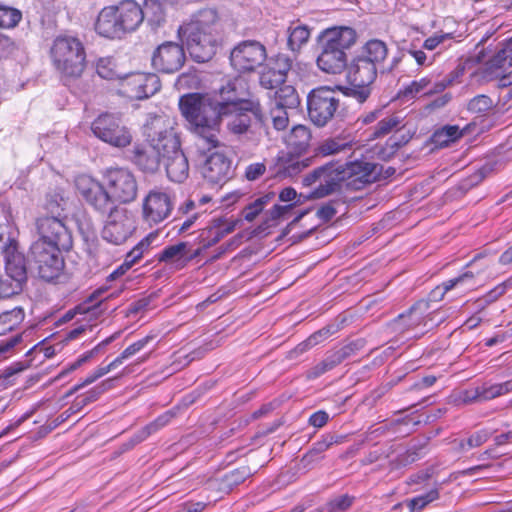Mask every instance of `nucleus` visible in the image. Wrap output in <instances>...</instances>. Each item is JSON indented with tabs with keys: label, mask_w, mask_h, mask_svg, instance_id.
<instances>
[{
	"label": "nucleus",
	"mask_w": 512,
	"mask_h": 512,
	"mask_svg": "<svg viewBox=\"0 0 512 512\" xmlns=\"http://www.w3.org/2000/svg\"><path fill=\"white\" fill-rule=\"evenodd\" d=\"M248 83L241 77L229 79L219 90L220 100L207 98L199 93L186 94L180 98L179 107L199 137L198 146L211 150L219 146V126L224 115L242 105V110L251 111L255 122L263 125L265 114L258 99L249 98Z\"/></svg>",
	"instance_id": "nucleus-1"
},
{
	"label": "nucleus",
	"mask_w": 512,
	"mask_h": 512,
	"mask_svg": "<svg viewBox=\"0 0 512 512\" xmlns=\"http://www.w3.org/2000/svg\"><path fill=\"white\" fill-rule=\"evenodd\" d=\"M178 35L186 43L195 62L210 61L223 40V25L215 8H203L193 13L178 28Z\"/></svg>",
	"instance_id": "nucleus-2"
},
{
	"label": "nucleus",
	"mask_w": 512,
	"mask_h": 512,
	"mask_svg": "<svg viewBox=\"0 0 512 512\" xmlns=\"http://www.w3.org/2000/svg\"><path fill=\"white\" fill-rule=\"evenodd\" d=\"M388 54L386 44L378 39L369 40L347 63L346 81L348 86L337 85L336 89L343 95L364 103L372 93V84L377 78L378 66Z\"/></svg>",
	"instance_id": "nucleus-3"
},
{
	"label": "nucleus",
	"mask_w": 512,
	"mask_h": 512,
	"mask_svg": "<svg viewBox=\"0 0 512 512\" xmlns=\"http://www.w3.org/2000/svg\"><path fill=\"white\" fill-rule=\"evenodd\" d=\"M49 57L60 82L73 94H80L83 91L81 78L87 65L83 42L76 36L58 35L52 41Z\"/></svg>",
	"instance_id": "nucleus-4"
},
{
	"label": "nucleus",
	"mask_w": 512,
	"mask_h": 512,
	"mask_svg": "<svg viewBox=\"0 0 512 512\" xmlns=\"http://www.w3.org/2000/svg\"><path fill=\"white\" fill-rule=\"evenodd\" d=\"M173 128L172 122L165 116L153 118L146 127L147 140L135 143L127 151V159L144 174H155L161 167L164 145L168 132Z\"/></svg>",
	"instance_id": "nucleus-5"
},
{
	"label": "nucleus",
	"mask_w": 512,
	"mask_h": 512,
	"mask_svg": "<svg viewBox=\"0 0 512 512\" xmlns=\"http://www.w3.org/2000/svg\"><path fill=\"white\" fill-rule=\"evenodd\" d=\"M145 18L142 7L135 0H122L103 7L94 23L95 32L109 40L123 39L135 32Z\"/></svg>",
	"instance_id": "nucleus-6"
},
{
	"label": "nucleus",
	"mask_w": 512,
	"mask_h": 512,
	"mask_svg": "<svg viewBox=\"0 0 512 512\" xmlns=\"http://www.w3.org/2000/svg\"><path fill=\"white\" fill-rule=\"evenodd\" d=\"M357 38L355 29L348 26H334L323 30L318 36V68L333 75L344 72L348 63L347 51L356 44Z\"/></svg>",
	"instance_id": "nucleus-7"
},
{
	"label": "nucleus",
	"mask_w": 512,
	"mask_h": 512,
	"mask_svg": "<svg viewBox=\"0 0 512 512\" xmlns=\"http://www.w3.org/2000/svg\"><path fill=\"white\" fill-rule=\"evenodd\" d=\"M69 251L32 243L28 260L40 279L49 283H60L66 279L63 253Z\"/></svg>",
	"instance_id": "nucleus-8"
},
{
	"label": "nucleus",
	"mask_w": 512,
	"mask_h": 512,
	"mask_svg": "<svg viewBox=\"0 0 512 512\" xmlns=\"http://www.w3.org/2000/svg\"><path fill=\"white\" fill-rule=\"evenodd\" d=\"M65 220V216H38L34 222L37 239L32 243L61 248L62 250H71L73 247V237Z\"/></svg>",
	"instance_id": "nucleus-9"
},
{
	"label": "nucleus",
	"mask_w": 512,
	"mask_h": 512,
	"mask_svg": "<svg viewBox=\"0 0 512 512\" xmlns=\"http://www.w3.org/2000/svg\"><path fill=\"white\" fill-rule=\"evenodd\" d=\"M340 107V98L336 89L319 86L307 95V114L317 127H324L330 122Z\"/></svg>",
	"instance_id": "nucleus-10"
},
{
	"label": "nucleus",
	"mask_w": 512,
	"mask_h": 512,
	"mask_svg": "<svg viewBox=\"0 0 512 512\" xmlns=\"http://www.w3.org/2000/svg\"><path fill=\"white\" fill-rule=\"evenodd\" d=\"M342 164L330 161L305 175L302 182L304 186H310L317 181L320 185L314 189L305 199H320L334 192L340 191L345 182Z\"/></svg>",
	"instance_id": "nucleus-11"
},
{
	"label": "nucleus",
	"mask_w": 512,
	"mask_h": 512,
	"mask_svg": "<svg viewBox=\"0 0 512 512\" xmlns=\"http://www.w3.org/2000/svg\"><path fill=\"white\" fill-rule=\"evenodd\" d=\"M91 131L96 138L116 148H125L132 142V133L120 116L105 112L91 123Z\"/></svg>",
	"instance_id": "nucleus-12"
},
{
	"label": "nucleus",
	"mask_w": 512,
	"mask_h": 512,
	"mask_svg": "<svg viewBox=\"0 0 512 512\" xmlns=\"http://www.w3.org/2000/svg\"><path fill=\"white\" fill-rule=\"evenodd\" d=\"M75 188L80 198L94 211L106 215L114 205L109 189L105 182L96 178L81 174L75 178Z\"/></svg>",
	"instance_id": "nucleus-13"
},
{
	"label": "nucleus",
	"mask_w": 512,
	"mask_h": 512,
	"mask_svg": "<svg viewBox=\"0 0 512 512\" xmlns=\"http://www.w3.org/2000/svg\"><path fill=\"white\" fill-rule=\"evenodd\" d=\"M103 179L109 189L113 203L128 204L138 195V181L128 168L111 167L106 169Z\"/></svg>",
	"instance_id": "nucleus-14"
},
{
	"label": "nucleus",
	"mask_w": 512,
	"mask_h": 512,
	"mask_svg": "<svg viewBox=\"0 0 512 512\" xmlns=\"http://www.w3.org/2000/svg\"><path fill=\"white\" fill-rule=\"evenodd\" d=\"M167 177L176 183H183L189 175V163L181 149L180 137L174 127L168 132L163 158Z\"/></svg>",
	"instance_id": "nucleus-15"
},
{
	"label": "nucleus",
	"mask_w": 512,
	"mask_h": 512,
	"mask_svg": "<svg viewBox=\"0 0 512 512\" xmlns=\"http://www.w3.org/2000/svg\"><path fill=\"white\" fill-rule=\"evenodd\" d=\"M266 59V47L256 40H244L230 53V63L240 73L254 72Z\"/></svg>",
	"instance_id": "nucleus-16"
},
{
	"label": "nucleus",
	"mask_w": 512,
	"mask_h": 512,
	"mask_svg": "<svg viewBox=\"0 0 512 512\" xmlns=\"http://www.w3.org/2000/svg\"><path fill=\"white\" fill-rule=\"evenodd\" d=\"M106 215L108 217L102 231L103 239L115 245L124 243L136 228L132 213L116 205Z\"/></svg>",
	"instance_id": "nucleus-17"
},
{
	"label": "nucleus",
	"mask_w": 512,
	"mask_h": 512,
	"mask_svg": "<svg viewBox=\"0 0 512 512\" xmlns=\"http://www.w3.org/2000/svg\"><path fill=\"white\" fill-rule=\"evenodd\" d=\"M490 263L480 254L476 255L466 266L465 270L457 277L449 279L436 286L430 293L433 301H441L444 295L459 286H473L475 278L485 272Z\"/></svg>",
	"instance_id": "nucleus-18"
},
{
	"label": "nucleus",
	"mask_w": 512,
	"mask_h": 512,
	"mask_svg": "<svg viewBox=\"0 0 512 512\" xmlns=\"http://www.w3.org/2000/svg\"><path fill=\"white\" fill-rule=\"evenodd\" d=\"M186 54L182 44L166 41L160 44L151 55V65L157 72L173 74L185 64Z\"/></svg>",
	"instance_id": "nucleus-19"
},
{
	"label": "nucleus",
	"mask_w": 512,
	"mask_h": 512,
	"mask_svg": "<svg viewBox=\"0 0 512 512\" xmlns=\"http://www.w3.org/2000/svg\"><path fill=\"white\" fill-rule=\"evenodd\" d=\"M5 259V270L7 280L19 294L27 282L26 258L18 250V242L15 239L7 238V243L3 246Z\"/></svg>",
	"instance_id": "nucleus-20"
},
{
	"label": "nucleus",
	"mask_w": 512,
	"mask_h": 512,
	"mask_svg": "<svg viewBox=\"0 0 512 512\" xmlns=\"http://www.w3.org/2000/svg\"><path fill=\"white\" fill-rule=\"evenodd\" d=\"M347 187L360 190L367 184L379 181L383 166L369 161L355 160L342 164Z\"/></svg>",
	"instance_id": "nucleus-21"
},
{
	"label": "nucleus",
	"mask_w": 512,
	"mask_h": 512,
	"mask_svg": "<svg viewBox=\"0 0 512 512\" xmlns=\"http://www.w3.org/2000/svg\"><path fill=\"white\" fill-rule=\"evenodd\" d=\"M121 91L131 99H146L161 88V81L155 73L134 72L121 80Z\"/></svg>",
	"instance_id": "nucleus-22"
},
{
	"label": "nucleus",
	"mask_w": 512,
	"mask_h": 512,
	"mask_svg": "<svg viewBox=\"0 0 512 512\" xmlns=\"http://www.w3.org/2000/svg\"><path fill=\"white\" fill-rule=\"evenodd\" d=\"M173 209L171 196L158 189L151 190L143 200V218L150 224L164 221Z\"/></svg>",
	"instance_id": "nucleus-23"
},
{
	"label": "nucleus",
	"mask_w": 512,
	"mask_h": 512,
	"mask_svg": "<svg viewBox=\"0 0 512 512\" xmlns=\"http://www.w3.org/2000/svg\"><path fill=\"white\" fill-rule=\"evenodd\" d=\"M232 161L225 154L212 153L202 166L204 179L212 186L224 185L233 177Z\"/></svg>",
	"instance_id": "nucleus-24"
},
{
	"label": "nucleus",
	"mask_w": 512,
	"mask_h": 512,
	"mask_svg": "<svg viewBox=\"0 0 512 512\" xmlns=\"http://www.w3.org/2000/svg\"><path fill=\"white\" fill-rule=\"evenodd\" d=\"M364 338H357L349 341L339 349L333 351L326 358L314 367V376H320L327 371L332 370L345 360L355 357L366 346Z\"/></svg>",
	"instance_id": "nucleus-25"
},
{
	"label": "nucleus",
	"mask_w": 512,
	"mask_h": 512,
	"mask_svg": "<svg viewBox=\"0 0 512 512\" xmlns=\"http://www.w3.org/2000/svg\"><path fill=\"white\" fill-rule=\"evenodd\" d=\"M426 310L427 303L425 301H418L408 310L391 320L388 323V328L397 334H403L415 329L424 322Z\"/></svg>",
	"instance_id": "nucleus-26"
},
{
	"label": "nucleus",
	"mask_w": 512,
	"mask_h": 512,
	"mask_svg": "<svg viewBox=\"0 0 512 512\" xmlns=\"http://www.w3.org/2000/svg\"><path fill=\"white\" fill-rule=\"evenodd\" d=\"M311 139V131L307 126L296 125L286 136L285 142L290 154L300 156L310 147Z\"/></svg>",
	"instance_id": "nucleus-27"
},
{
	"label": "nucleus",
	"mask_w": 512,
	"mask_h": 512,
	"mask_svg": "<svg viewBox=\"0 0 512 512\" xmlns=\"http://www.w3.org/2000/svg\"><path fill=\"white\" fill-rule=\"evenodd\" d=\"M186 248L187 242H178L176 244L166 246L156 255V258L159 262H163L175 270H181L186 267Z\"/></svg>",
	"instance_id": "nucleus-28"
},
{
	"label": "nucleus",
	"mask_w": 512,
	"mask_h": 512,
	"mask_svg": "<svg viewBox=\"0 0 512 512\" xmlns=\"http://www.w3.org/2000/svg\"><path fill=\"white\" fill-rule=\"evenodd\" d=\"M224 117H229L227 129L235 135L247 133L252 125V119L255 120L251 111L242 110V105L235 110H230V113L224 115Z\"/></svg>",
	"instance_id": "nucleus-29"
},
{
	"label": "nucleus",
	"mask_w": 512,
	"mask_h": 512,
	"mask_svg": "<svg viewBox=\"0 0 512 512\" xmlns=\"http://www.w3.org/2000/svg\"><path fill=\"white\" fill-rule=\"evenodd\" d=\"M353 145L352 139L349 136H335L324 139L319 143L317 148L315 149V154L313 156L316 159L319 156L325 157L329 155L337 154L346 149H351Z\"/></svg>",
	"instance_id": "nucleus-30"
},
{
	"label": "nucleus",
	"mask_w": 512,
	"mask_h": 512,
	"mask_svg": "<svg viewBox=\"0 0 512 512\" xmlns=\"http://www.w3.org/2000/svg\"><path fill=\"white\" fill-rule=\"evenodd\" d=\"M345 436L334 435L331 433L325 434L322 438L316 441L308 452L303 456L302 461L311 463L318 461L323 458V453L328 450L333 444L342 443L345 440Z\"/></svg>",
	"instance_id": "nucleus-31"
},
{
	"label": "nucleus",
	"mask_w": 512,
	"mask_h": 512,
	"mask_svg": "<svg viewBox=\"0 0 512 512\" xmlns=\"http://www.w3.org/2000/svg\"><path fill=\"white\" fill-rule=\"evenodd\" d=\"M25 312L22 307L17 306L11 310L4 311L0 314V336H8L14 334L21 323L24 321Z\"/></svg>",
	"instance_id": "nucleus-32"
},
{
	"label": "nucleus",
	"mask_w": 512,
	"mask_h": 512,
	"mask_svg": "<svg viewBox=\"0 0 512 512\" xmlns=\"http://www.w3.org/2000/svg\"><path fill=\"white\" fill-rule=\"evenodd\" d=\"M287 32V45L293 52H298L309 41L311 35L310 28L300 22L292 23Z\"/></svg>",
	"instance_id": "nucleus-33"
},
{
	"label": "nucleus",
	"mask_w": 512,
	"mask_h": 512,
	"mask_svg": "<svg viewBox=\"0 0 512 512\" xmlns=\"http://www.w3.org/2000/svg\"><path fill=\"white\" fill-rule=\"evenodd\" d=\"M64 193L65 191L61 187H55L46 193L43 205L44 210L47 212L46 215L63 217L62 214L66 205Z\"/></svg>",
	"instance_id": "nucleus-34"
},
{
	"label": "nucleus",
	"mask_w": 512,
	"mask_h": 512,
	"mask_svg": "<svg viewBox=\"0 0 512 512\" xmlns=\"http://www.w3.org/2000/svg\"><path fill=\"white\" fill-rule=\"evenodd\" d=\"M355 501L356 497L347 493L335 495L312 512H347Z\"/></svg>",
	"instance_id": "nucleus-35"
},
{
	"label": "nucleus",
	"mask_w": 512,
	"mask_h": 512,
	"mask_svg": "<svg viewBox=\"0 0 512 512\" xmlns=\"http://www.w3.org/2000/svg\"><path fill=\"white\" fill-rule=\"evenodd\" d=\"M463 135L458 125H445L437 129L431 136L435 147L443 148L460 139Z\"/></svg>",
	"instance_id": "nucleus-36"
},
{
	"label": "nucleus",
	"mask_w": 512,
	"mask_h": 512,
	"mask_svg": "<svg viewBox=\"0 0 512 512\" xmlns=\"http://www.w3.org/2000/svg\"><path fill=\"white\" fill-rule=\"evenodd\" d=\"M480 402L489 401L512 391V379L503 383L478 385Z\"/></svg>",
	"instance_id": "nucleus-37"
},
{
	"label": "nucleus",
	"mask_w": 512,
	"mask_h": 512,
	"mask_svg": "<svg viewBox=\"0 0 512 512\" xmlns=\"http://www.w3.org/2000/svg\"><path fill=\"white\" fill-rule=\"evenodd\" d=\"M251 470L248 466H241L224 474L221 478L220 488L231 491L234 487L243 483L251 476Z\"/></svg>",
	"instance_id": "nucleus-38"
},
{
	"label": "nucleus",
	"mask_w": 512,
	"mask_h": 512,
	"mask_svg": "<svg viewBox=\"0 0 512 512\" xmlns=\"http://www.w3.org/2000/svg\"><path fill=\"white\" fill-rule=\"evenodd\" d=\"M275 104L289 109H296L300 105L297 90L292 85H281L275 92Z\"/></svg>",
	"instance_id": "nucleus-39"
},
{
	"label": "nucleus",
	"mask_w": 512,
	"mask_h": 512,
	"mask_svg": "<svg viewBox=\"0 0 512 512\" xmlns=\"http://www.w3.org/2000/svg\"><path fill=\"white\" fill-rule=\"evenodd\" d=\"M30 361L13 362L0 371V385L4 388L13 386L16 383L17 376L29 368Z\"/></svg>",
	"instance_id": "nucleus-40"
},
{
	"label": "nucleus",
	"mask_w": 512,
	"mask_h": 512,
	"mask_svg": "<svg viewBox=\"0 0 512 512\" xmlns=\"http://www.w3.org/2000/svg\"><path fill=\"white\" fill-rule=\"evenodd\" d=\"M440 497L439 487H434L427 493L416 496L406 501V505L410 512L421 511L430 503L438 500Z\"/></svg>",
	"instance_id": "nucleus-41"
},
{
	"label": "nucleus",
	"mask_w": 512,
	"mask_h": 512,
	"mask_svg": "<svg viewBox=\"0 0 512 512\" xmlns=\"http://www.w3.org/2000/svg\"><path fill=\"white\" fill-rule=\"evenodd\" d=\"M22 19V12L9 5L0 3V27L14 28Z\"/></svg>",
	"instance_id": "nucleus-42"
},
{
	"label": "nucleus",
	"mask_w": 512,
	"mask_h": 512,
	"mask_svg": "<svg viewBox=\"0 0 512 512\" xmlns=\"http://www.w3.org/2000/svg\"><path fill=\"white\" fill-rule=\"evenodd\" d=\"M463 71L464 69L459 65L441 80L432 81V85L428 87V94L433 95L441 93L448 86H451L454 82H456L457 79L463 75Z\"/></svg>",
	"instance_id": "nucleus-43"
},
{
	"label": "nucleus",
	"mask_w": 512,
	"mask_h": 512,
	"mask_svg": "<svg viewBox=\"0 0 512 512\" xmlns=\"http://www.w3.org/2000/svg\"><path fill=\"white\" fill-rule=\"evenodd\" d=\"M400 123H401V119L399 116H396V115H391L386 118H383L373 128L370 138L376 139V138L384 137L387 134H389L394 128L399 126Z\"/></svg>",
	"instance_id": "nucleus-44"
},
{
	"label": "nucleus",
	"mask_w": 512,
	"mask_h": 512,
	"mask_svg": "<svg viewBox=\"0 0 512 512\" xmlns=\"http://www.w3.org/2000/svg\"><path fill=\"white\" fill-rule=\"evenodd\" d=\"M493 107V100L488 95L484 94L475 96L467 104V110L478 115H486Z\"/></svg>",
	"instance_id": "nucleus-45"
},
{
	"label": "nucleus",
	"mask_w": 512,
	"mask_h": 512,
	"mask_svg": "<svg viewBox=\"0 0 512 512\" xmlns=\"http://www.w3.org/2000/svg\"><path fill=\"white\" fill-rule=\"evenodd\" d=\"M286 82V79L283 78L279 73L275 72L271 67H266L259 75V83L261 87L273 90L279 88Z\"/></svg>",
	"instance_id": "nucleus-46"
},
{
	"label": "nucleus",
	"mask_w": 512,
	"mask_h": 512,
	"mask_svg": "<svg viewBox=\"0 0 512 512\" xmlns=\"http://www.w3.org/2000/svg\"><path fill=\"white\" fill-rule=\"evenodd\" d=\"M432 85V79L428 77L421 78L420 80L412 81L408 86H406L402 91L399 92V95H403L404 97L414 98L418 94L429 95L428 87Z\"/></svg>",
	"instance_id": "nucleus-47"
},
{
	"label": "nucleus",
	"mask_w": 512,
	"mask_h": 512,
	"mask_svg": "<svg viewBox=\"0 0 512 512\" xmlns=\"http://www.w3.org/2000/svg\"><path fill=\"white\" fill-rule=\"evenodd\" d=\"M313 157L299 160L298 158L292 157L289 161L279 169V173L286 177H294L299 174L304 168L311 165Z\"/></svg>",
	"instance_id": "nucleus-48"
},
{
	"label": "nucleus",
	"mask_w": 512,
	"mask_h": 512,
	"mask_svg": "<svg viewBox=\"0 0 512 512\" xmlns=\"http://www.w3.org/2000/svg\"><path fill=\"white\" fill-rule=\"evenodd\" d=\"M306 196L300 194L299 198L287 205L275 204L271 209L267 211V221H277L280 218L288 214L295 206L302 204L306 199Z\"/></svg>",
	"instance_id": "nucleus-49"
},
{
	"label": "nucleus",
	"mask_w": 512,
	"mask_h": 512,
	"mask_svg": "<svg viewBox=\"0 0 512 512\" xmlns=\"http://www.w3.org/2000/svg\"><path fill=\"white\" fill-rule=\"evenodd\" d=\"M23 341L22 333L12 334L0 338V360L7 359L15 351V348Z\"/></svg>",
	"instance_id": "nucleus-50"
},
{
	"label": "nucleus",
	"mask_w": 512,
	"mask_h": 512,
	"mask_svg": "<svg viewBox=\"0 0 512 512\" xmlns=\"http://www.w3.org/2000/svg\"><path fill=\"white\" fill-rule=\"evenodd\" d=\"M220 222L221 217L213 218L210 225L201 234V236H204V234L207 233V243L203 245V248L213 246L225 237L222 230L219 228Z\"/></svg>",
	"instance_id": "nucleus-51"
},
{
	"label": "nucleus",
	"mask_w": 512,
	"mask_h": 512,
	"mask_svg": "<svg viewBox=\"0 0 512 512\" xmlns=\"http://www.w3.org/2000/svg\"><path fill=\"white\" fill-rule=\"evenodd\" d=\"M119 377L120 376L108 378L99 383L98 385L94 386L93 388H91L90 390L83 394L85 399H87V401L90 404L97 401L102 394L114 388L115 380L118 379Z\"/></svg>",
	"instance_id": "nucleus-52"
},
{
	"label": "nucleus",
	"mask_w": 512,
	"mask_h": 512,
	"mask_svg": "<svg viewBox=\"0 0 512 512\" xmlns=\"http://www.w3.org/2000/svg\"><path fill=\"white\" fill-rule=\"evenodd\" d=\"M287 109L288 108L277 104L270 109V117L273 127L278 131L286 129L289 124Z\"/></svg>",
	"instance_id": "nucleus-53"
},
{
	"label": "nucleus",
	"mask_w": 512,
	"mask_h": 512,
	"mask_svg": "<svg viewBox=\"0 0 512 512\" xmlns=\"http://www.w3.org/2000/svg\"><path fill=\"white\" fill-rule=\"evenodd\" d=\"M270 67L283 78L287 79L288 72L292 68V60L288 55L279 53L275 56L273 65Z\"/></svg>",
	"instance_id": "nucleus-54"
},
{
	"label": "nucleus",
	"mask_w": 512,
	"mask_h": 512,
	"mask_svg": "<svg viewBox=\"0 0 512 512\" xmlns=\"http://www.w3.org/2000/svg\"><path fill=\"white\" fill-rule=\"evenodd\" d=\"M509 59L506 56L503 48L497 51L486 63V69L495 73L497 70L504 69L509 66Z\"/></svg>",
	"instance_id": "nucleus-55"
},
{
	"label": "nucleus",
	"mask_w": 512,
	"mask_h": 512,
	"mask_svg": "<svg viewBox=\"0 0 512 512\" xmlns=\"http://www.w3.org/2000/svg\"><path fill=\"white\" fill-rule=\"evenodd\" d=\"M489 433L487 430H479L470 435L466 440H461L459 446L461 449L476 448L484 444L489 439Z\"/></svg>",
	"instance_id": "nucleus-56"
},
{
	"label": "nucleus",
	"mask_w": 512,
	"mask_h": 512,
	"mask_svg": "<svg viewBox=\"0 0 512 512\" xmlns=\"http://www.w3.org/2000/svg\"><path fill=\"white\" fill-rule=\"evenodd\" d=\"M95 356L93 355V352L91 350L83 353L81 356L77 358L73 363L69 364L68 367L63 369L55 378V380L62 379L67 374L77 370L79 367H81L83 364L90 361Z\"/></svg>",
	"instance_id": "nucleus-57"
},
{
	"label": "nucleus",
	"mask_w": 512,
	"mask_h": 512,
	"mask_svg": "<svg viewBox=\"0 0 512 512\" xmlns=\"http://www.w3.org/2000/svg\"><path fill=\"white\" fill-rule=\"evenodd\" d=\"M453 38V33H436L424 40L423 48L427 50H434L446 40H451Z\"/></svg>",
	"instance_id": "nucleus-58"
},
{
	"label": "nucleus",
	"mask_w": 512,
	"mask_h": 512,
	"mask_svg": "<svg viewBox=\"0 0 512 512\" xmlns=\"http://www.w3.org/2000/svg\"><path fill=\"white\" fill-rule=\"evenodd\" d=\"M337 200L329 201L328 203L322 205L317 210V216L324 222L327 223L332 220V218L336 215L337 210L335 208V204H337Z\"/></svg>",
	"instance_id": "nucleus-59"
},
{
	"label": "nucleus",
	"mask_w": 512,
	"mask_h": 512,
	"mask_svg": "<svg viewBox=\"0 0 512 512\" xmlns=\"http://www.w3.org/2000/svg\"><path fill=\"white\" fill-rule=\"evenodd\" d=\"M266 171V165L264 162H257L248 165L245 169V177L249 181H255L259 179Z\"/></svg>",
	"instance_id": "nucleus-60"
},
{
	"label": "nucleus",
	"mask_w": 512,
	"mask_h": 512,
	"mask_svg": "<svg viewBox=\"0 0 512 512\" xmlns=\"http://www.w3.org/2000/svg\"><path fill=\"white\" fill-rule=\"evenodd\" d=\"M174 417L175 412L166 411L163 414L159 415L155 420L148 423L149 428L153 431V433H156L157 431L165 427L167 424H169Z\"/></svg>",
	"instance_id": "nucleus-61"
},
{
	"label": "nucleus",
	"mask_w": 512,
	"mask_h": 512,
	"mask_svg": "<svg viewBox=\"0 0 512 512\" xmlns=\"http://www.w3.org/2000/svg\"><path fill=\"white\" fill-rule=\"evenodd\" d=\"M89 404L90 403L87 401V399H85L83 394L78 395L74 399V401L72 402L70 407L65 412H63L61 417H63V420H64V419L68 418L72 414L79 413L80 411H82L84 409V407H86Z\"/></svg>",
	"instance_id": "nucleus-62"
},
{
	"label": "nucleus",
	"mask_w": 512,
	"mask_h": 512,
	"mask_svg": "<svg viewBox=\"0 0 512 512\" xmlns=\"http://www.w3.org/2000/svg\"><path fill=\"white\" fill-rule=\"evenodd\" d=\"M400 146H401V143L391 137L386 142V146L382 147L377 152V155L379 156V158H381L383 160H388L390 157H392L398 151Z\"/></svg>",
	"instance_id": "nucleus-63"
},
{
	"label": "nucleus",
	"mask_w": 512,
	"mask_h": 512,
	"mask_svg": "<svg viewBox=\"0 0 512 512\" xmlns=\"http://www.w3.org/2000/svg\"><path fill=\"white\" fill-rule=\"evenodd\" d=\"M154 338V335L149 334L143 337L142 339L132 343L123 351L130 358L136 353L140 352L142 349H144L147 346V344L151 342Z\"/></svg>",
	"instance_id": "nucleus-64"
}]
</instances>
